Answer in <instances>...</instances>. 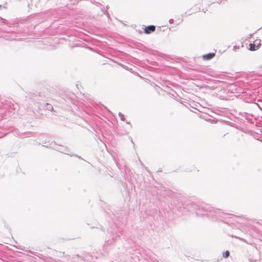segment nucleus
Instances as JSON below:
<instances>
[{"label": "nucleus", "mask_w": 262, "mask_h": 262, "mask_svg": "<svg viewBox=\"0 0 262 262\" xmlns=\"http://www.w3.org/2000/svg\"><path fill=\"white\" fill-rule=\"evenodd\" d=\"M156 30L155 26L150 25L145 27L144 29V32L145 34H150L151 32H154Z\"/></svg>", "instance_id": "nucleus-1"}, {"label": "nucleus", "mask_w": 262, "mask_h": 262, "mask_svg": "<svg viewBox=\"0 0 262 262\" xmlns=\"http://www.w3.org/2000/svg\"><path fill=\"white\" fill-rule=\"evenodd\" d=\"M215 56V53H211L205 54L203 56V58L204 60H210Z\"/></svg>", "instance_id": "nucleus-2"}, {"label": "nucleus", "mask_w": 262, "mask_h": 262, "mask_svg": "<svg viewBox=\"0 0 262 262\" xmlns=\"http://www.w3.org/2000/svg\"><path fill=\"white\" fill-rule=\"evenodd\" d=\"M249 47V50L251 51H255L258 49V46H256L254 43H250Z\"/></svg>", "instance_id": "nucleus-3"}, {"label": "nucleus", "mask_w": 262, "mask_h": 262, "mask_svg": "<svg viewBox=\"0 0 262 262\" xmlns=\"http://www.w3.org/2000/svg\"><path fill=\"white\" fill-rule=\"evenodd\" d=\"M230 255V252L229 251H226L225 253H224L223 254V256L225 257V258H227Z\"/></svg>", "instance_id": "nucleus-4"}]
</instances>
